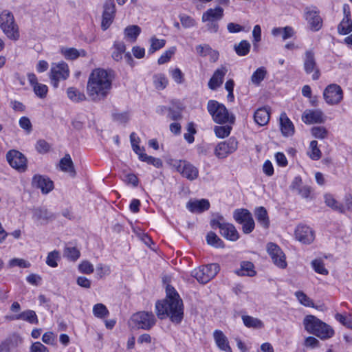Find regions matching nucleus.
I'll list each match as a JSON object with an SVG mask.
<instances>
[{"label":"nucleus","mask_w":352,"mask_h":352,"mask_svg":"<svg viewBox=\"0 0 352 352\" xmlns=\"http://www.w3.org/2000/svg\"><path fill=\"white\" fill-rule=\"evenodd\" d=\"M166 298L156 302L157 316L160 319L168 316L173 322L179 324L184 317L182 300L174 287L170 285L166 287Z\"/></svg>","instance_id":"1"},{"label":"nucleus","mask_w":352,"mask_h":352,"mask_svg":"<svg viewBox=\"0 0 352 352\" xmlns=\"http://www.w3.org/2000/svg\"><path fill=\"white\" fill-rule=\"evenodd\" d=\"M110 91V75L102 68H96L89 74L87 93L92 100L98 101L107 98Z\"/></svg>","instance_id":"2"},{"label":"nucleus","mask_w":352,"mask_h":352,"mask_svg":"<svg viewBox=\"0 0 352 352\" xmlns=\"http://www.w3.org/2000/svg\"><path fill=\"white\" fill-rule=\"evenodd\" d=\"M305 329L321 340L332 338L335 333L333 329L327 323L313 315H307L303 320Z\"/></svg>","instance_id":"3"},{"label":"nucleus","mask_w":352,"mask_h":352,"mask_svg":"<svg viewBox=\"0 0 352 352\" xmlns=\"http://www.w3.org/2000/svg\"><path fill=\"white\" fill-rule=\"evenodd\" d=\"M207 109L212 117L213 120L218 124H234L235 117L230 114L226 107L216 100H210L208 102Z\"/></svg>","instance_id":"4"},{"label":"nucleus","mask_w":352,"mask_h":352,"mask_svg":"<svg viewBox=\"0 0 352 352\" xmlns=\"http://www.w3.org/2000/svg\"><path fill=\"white\" fill-rule=\"evenodd\" d=\"M156 322L154 314L151 311H138L133 314L129 321V326L135 329L149 330Z\"/></svg>","instance_id":"5"},{"label":"nucleus","mask_w":352,"mask_h":352,"mask_svg":"<svg viewBox=\"0 0 352 352\" xmlns=\"http://www.w3.org/2000/svg\"><path fill=\"white\" fill-rule=\"evenodd\" d=\"M0 28L10 39L17 41L19 38V27L11 12L3 10L0 14Z\"/></svg>","instance_id":"6"},{"label":"nucleus","mask_w":352,"mask_h":352,"mask_svg":"<svg viewBox=\"0 0 352 352\" xmlns=\"http://www.w3.org/2000/svg\"><path fill=\"white\" fill-rule=\"evenodd\" d=\"M219 270L220 267L217 263H210L193 270L191 272V275L195 277L199 283L206 284L213 278L218 274Z\"/></svg>","instance_id":"7"},{"label":"nucleus","mask_w":352,"mask_h":352,"mask_svg":"<svg viewBox=\"0 0 352 352\" xmlns=\"http://www.w3.org/2000/svg\"><path fill=\"white\" fill-rule=\"evenodd\" d=\"M69 76L68 65L65 62L53 63L50 72V78L54 87H58L60 80H66Z\"/></svg>","instance_id":"8"},{"label":"nucleus","mask_w":352,"mask_h":352,"mask_svg":"<svg viewBox=\"0 0 352 352\" xmlns=\"http://www.w3.org/2000/svg\"><path fill=\"white\" fill-rule=\"evenodd\" d=\"M171 164L177 172L189 180H194L198 177V169L187 161L173 160Z\"/></svg>","instance_id":"9"},{"label":"nucleus","mask_w":352,"mask_h":352,"mask_svg":"<svg viewBox=\"0 0 352 352\" xmlns=\"http://www.w3.org/2000/svg\"><path fill=\"white\" fill-rule=\"evenodd\" d=\"M267 252L274 264L280 269H285L287 265L286 257L281 248L274 243H268L266 246Z\"/></svg>","instance_id":"10"},{"label":"nucleus","mask_w":352,"mask_h":352,"mask_svg":"<svg viewBox=\"0 0 352 352\" xmlns=\"http://www.w3.org/2000/svg\"><path fill=\"white\" fill-rule=\"evenodd\" d=\"M323 97L327 104H338L343 99V91L339 85L331 84L324 89Z\"/></svg>","instance_id":"11"},{"label":"nucleus","mask_w":352,"mask_h":352,"mask_svg":"<svg viewBox=\"0 0 352 352\" xmlns=\"http://www.w3.org/2000/svg\"><path fill=\"white\" fill-rule=\"evenodd\" d=\"M238 148V142L235 138H230L224 142L219 143L214 150L216 156L219 158H225L229 154L234 153Z\"/></svg>","instance_id":"12"},{"label":"nucleus","mask_w":352,"mask_h":352,"mask_svg":"<svg viewBox=\"0 0 352 352\" xmlns=\"http://www.w3.org/2000/svg\"><path fill=\"white\" fill-rule=\"evenodd\" d=\"M304 69L306 74H309L314 72L312 79L316 80L320 77V71L317 67L315 54L312 50H307L304 58Z\"/></svg>","instance_id":"13"},{"label":"nucleus","mask_w":352,"mask_h":352,"mask_svg":"<svg viewBox=\"0 0 352 352\" xmlns=\"http://www.w3.org/2000/svg\"><path fill=\"white\" fill-rule=\"evenodd\" d=\"M6 158L10 165L20 171H25L27 160L23 154L16 150H11L6 154Z\"/></svg>","instance_id":"14"},{"label":"nucleus","mask_w":352,"mask_h":352,"mask_svg":"<svg viewBox=\"0 0 352 352\" xmlns=\"http://www.w3.org/2000/svg\"><path fill=\"white\" fill-rule=\"evenodd\" d=\"M32 185L41 190L43 194H47L54 188L53 182L47 176L35 175L32 181Z\"/></svg>","instance_id":"15"},{"label":"nucleus","mask_w":352,"mask_h":352,"mask_svg":"<svg viewBox=\"0 0 352 352\" xmlns=\"http://www.w3.org/2000/svg\"><path fill=\"white\" fill-rule=\"evenodd\" d=\"M295 237L302 243L310 244L314 241L315 235L313 230L309 226L299 225L295 230Z\"/></svg>","instance_id":"16"},{"label":"nucleus","mask_w":352,"mask_h":352,"mask_svg":"<svg viewBox=\"0 0 352 352\" xmlns=\"http://www.w3.org/2000/svg\"><path fill=\"white\" fill-rule=\"evenodd\" d=\"M305 19L313 31H318L322 28V20L316 8H305Z\"/></svg>","instance_id":"17"},{"label":"nucleus","mask_w":352,"mask_h":352,"mask_svg":"<svg viewBox=\"0 0 352 352\" xmlns=\"http://www.w3.org/2000/svg\"><path fill=\"white\" fill-rule=\"evenodd\" d=\"M302 119L306 124L323 123L325 121L324 114L321 110H309L305 111L302 114Z\"/></svg>","instance_id":"18"},{"label":"nucleus","mask_w":352,"mask_h":352,"mask_svg":"<svg viewBox=\"0 0 352 352\" xmlns=\"http://www.w3.org/2000/svg\"><path fill=\"white\" fill-rule=\"evenodd\" d=\"M290 188L295 191L302 198H308L311 193V188L309 186H303L302 179L300 177H296L292 181Z\"/></svg>","instance_id":"19"},{"label":"nucleus","mask_w":352,"mask_h":352,"mask_svg":"<svg viewBox=\"0 0 352 352\" xmlns=\"http://www.w3.org/2000/svg\"><path fill=\"white\" fill-rule=\"evenodd\" d=\"M228 72L226 67L221 66L218 68L208 82V87L210 89L215 90L217 87H220L223 83V80Z\"/></svg>","instance_id":"20"},{"label":"nucleus","mask_w":352,"mask_h":352,"mask_svg":"<svg viewBox=\"0 0 352 352\" xmlns=\"http://www.w3.org/2000/svg\"><path fill=\"white\" fill-rule=\"evenodd\" d=\"M223 9L220 6L209 8L202 14L201 21H212L219 22L223 17Z\"/></svg>","instance_id":"21"},{"label":"nucleus","mask_w":352,"mask_h":352,"mask_svg":"<svg viewBox=\"0 0 352 352\" xmlns=\"http://www.w3.org/2000/svg\"><path fill=\"white\" fill-rule=\"evenodd\" d=\"M59 168L62 171L68 173L72 177H74L76 175L74 165L69 154H65L60 159Z\"/></svg>","instance_id":"22"},{"label":"nucleus","mask_w":352,"mask_h":352,"mask_svg":"<svg viewBox=\"0 0 352 352\" xmlns=\"http://www.w3.org/2000/svg\"><path fill=\"white\" fill-rule=\"evenodd\" d=\"M280 130L285 137L292 136L294 133V126L292 121L288 118L285 113L280 116Z\"/></svg>","instance_id":"23"},{"label":"nucleus","mask_w":352,"mask_h":352,"mask_svg":"<svg viewBox=\"0 0 352 352\" xmlns=\"http://www.w3.org/2000/svg\"><path fill=\"white\" fill-rule=\"evenodd\" d=\"M187 208L192 212H202L209 209L210 203L205 199L190 201L187 204Z\"/></svg>","instance_id":"24"},{"label":"nucleus","mask_w":352,"mask_h":352,"mask_svg":"<svg viewBox=\"0 0 352 352\" xmlns=\"http://www.w3.org/2000/svg\"><path fill=\"white\" fill-rule=\"evenodd\" d=\"M213 337L217 346L221 350L225 351L226 352H232L228 338L221 331L215 330L213 333Z\"/></svg>","instance_id":"25"},{"label":"nucleus","mask_w":352,"mask_h":352,"mask_svg":"<svg viewBox=\"0 0 352 352\" xmlns=\"http://www.w3.org/2000/svg\"><path fill=\"white\" fill-rule=\"evenodd\" d=\"M220 234L227 240L231 241H236L239 238V234L234 226L229 223L225 224Z\"/></svg>","instance_id":"26"},{"label":"nucleus","mask_w":352,"mask_h":352,"mask_svg":"<svg viewBox=\"0 0 352 352\" xmlns=\"http://www.w3.org/2000/svg\"><path fill=\"white\" fill-rule=\"evenodd\" d=\"M21 339L16 336L10 337L0 344V352H10L12 349H14L21 343Z\"/></svg>","instance_id":"27"},{"label":"nucleus","mask_w":352,"mask_h":352,"mask_svg":"<svg viewBox=\"0 0 352 352\" xmlns=\"http://www.w3.org/2000/svg\"><path fill=\"white\" fill-rule=\"evenodd\" d=\"M270 118V111L265 107L258 109L254 114V122L259 126L266 125L269 122Z\"/></svg>","instance_id":"28"},{"label":"nucleus","mask_w":352,"mask_h":352,"mask_svg":"<svg viewBox=\"0 0 352 352\" xmlns=\"http://www.w3.org/2000/svg\"><path fill=\"white\" fill-rule=\"evenodd\" d=\"M255 217L257 221L265 228L270 226V219L267 210L264 207H258L254 211Z\"/></svg>","instance_id":"29"},{"label":"nucleus","mask_w":352,"mask_h":352,"mask_svg":"<svg viewBox=\"0 0 352 352\" xmlns=\"http://www.w3.org/2000/svg\"><path fill=\"white\" fill-rule=\"evenodd\" d=\"M66 94L68 98L73 102H80L86 100L85 94L74 87L67 88Z\"/></svg>","instance_id":"30"},{"label":"nucleus","mask_w":352,"mask_h":352,"mask_svg":"<svg viewBox=\"0 0 352 352\" xmlns=\"http://www.w3.org/2000/svg\"><path fill=\"white\" fill-rule=\"evenodd\" d=\"M61 53L63 54L66 59L74 60L79 56H85L87 52L84 50H78L76 48H63Z\"/></svg>","instance_id":"31"},{"label":"nucleus","mask_w":352,"mask_h":352,"mask_svg":"<svg viewBox=\"0 0 352 352\" xmlns=\"http://www.w3.org/2000/svg\"><path fill=\"white\" fill-rule=\"evenodd\" d=\"M16 320H23L30 324H37L38 322L36 312L33 310H26L14 317Z\"/></svg>","instance_id":"32"},{"label":"nucleus","mask_w":352,"mask_h":352,"mask_svg":"<svg viewBox=\"0 0 352 352\" xmlns=\"http://www.w3.org/2000/svg\"><path fill=\"white\" fill-rule=\"evenodd\" d=\"M239 276H253L256 274L254 270V265L249 261H243L241 263V268L236 271Z\"/></svg>","instance_id":"33"},{"label":"nucleus","mask_w":352,"mask_h":352,"mask_svg":"<svg viewBox=\"0 0 352 352\" xmlns=\"http://www.w3.org/2000/svg\"><path fill=\"white\" fill-rule=\"evenodd\" d=\"M33 217L37 220L49 221L55 219V215L45 208H36L33 210Z\"/></svg>","instance_id":"34"},{"label":"nucleus","mask_w":352,"mask_h":352,"mask_svg":"<svg viewBox=\"0 0 352 352\" xmlns=\"http://www.w3.org/2000/svg\"><path fill=\"white\" fill-rule=\"evenodd\" d=\"M252 214L250 212L244 208L236 209L233 212V218L238 223L241 224L250 218Z\"/></svg>","instance_id":"35"},{"label":"nucleus","mask_w":352,"mask_h":352,"mask_svg":"<svg viewBox=\"0 0 352 352\" xmlns=\"http://www.w3.org/2000/svg\"><path fill=\"white\" fill-rule=\"evenodd\" d=\"M242 320L245 326L248 328L261 329L263 327L261 320L250 316H243Z\"/></svg>","instance_id":"36"},{"label":"nucleus","mask_w":352,"mask_h":352,"mask_svg":"<svg viewBox=\"0 0 352 352\" xmlns=\"http://www.w3.org/2000/svg\"><path fill=\"white\" fill-rule=\"evenodd\" d=\"M153 85L157 90H163L168 85V80L164 74H157L153 76Z\"/></svg>","instance_id":"37"},{"label":"nucleus","mask_w":352,"mask_h":352,"mask_svg":"<svg viewBox=\"0 0 352 352\" xmlns=\"http://www.w3.org/2000/svg\"><path fill=\"white\" fill-rule=\"evenodd\" d=\"M251 45L247 40H242L239 44L234 46V51L238 56H246L250 50Z\"/></svg>","instance_id":"38"},{"label":"nucleus","mask_w":352,"mask_h":352,"mask_svg":"<svg viewBox=\"0 0 352 352\" xmlns=\"http://www.w3.org/2000/svg\"><path fill=\"white\" fill-rule=\"evenodd\" d=\"M138 157L141 161L144 162L148 164H151L156 168H161L163 165L162 161L160 158L149 156L144 152L140 153Z\"/></svg>","instance_id":"39"},{"label":"nucleus","mask_w":352,"mask_h":352,"mask_svg":"<svg viewBox=\"0 0 352 352\" xmlns=\"http://www.w3.org/2000/svg\"><path fill=\"white\" fill-rule=\"evenodd\" d=\"M141 32V28L136 25L127 26L124 29L125 36L129 38L132 42H135Z\"/></svg>","instance_id":"40"},{"label":"nucleus","mask_w":352,"mask_h":352,"mask_svg":"<svg viewBox=\"0 0 352 352\" xmlns=\"http://www.w3.org/2000/svg\"><path fill=\"white\" fill-rule=\"evenodd\" d=\"M63 256L68 260L74 262L79 258L80 252L76 247L66 246L63 250Z\"/></svg>","instance_id":"41"},{"label":"nucleus","mask_w":352,"mask_h":352,"mask_svg":"<svg viewBox=\"0 0 352 352\" xmlns=\"http://www.w3.org/2000/svg\"><path fill=\"white\" fill-rule=\"evenodd\" d=\"M267 70L264 67L258 68L252 75L251 81L255 85H258L265 78Z\"/></svg>","instance_id":"42"},{"label":"nucleus","mask_w":352,"mask_h":352,"mask_svg":"<svg viewBox=\"0 0 352 352\" xmlns=\"http://www.w3.org/2000/svg\"><path fill=\"white\" fill-rule=\"evenodd\" d=\"M338 32L340 34L346 35L352 32L351 19H342L338 25Z\"/></svg>","instance_id":"43"},{"label":"nucleus","mask_w":352,"mask_h":352,"mask_svg":"<svg viewBox=\"0 0 352 352\" xmlns=\"http://www.w3.org/2000/svg\"><path fill=\"white\" fill-rule=\"evenodd\" d=\"M206 241L208 245L215 248H223V241L213 232H210L206 236Z\"/></svg>","instance_id":"44"},{"label":"nucleus","mask_w":352,"mask_h":352,"mask_svg":"<svg viewBox=\"0 0 352 352\" xmlns=\"http://www.w3.org/2000/svg\"><path fill=\"white\" fill-rule=\"evenodd\" d=\"M60 259V254L58 250H54L48 253L46 258V264L51 267L58 266V261Z\"/></svg>","instance_id":"45"},{"label":"nucleus","mask_w":352,"mask_h":352,"mask_svg":"<svg viewBox=\"0 0 352 352\" xmlns=\"http://www.w3.org/2000/svg\"><path fill=\"white\" fill-rule=\"evenodd\" d=\"M324 199L325 203L328 206L340 212H344V206L339 204L331 195H326Z\"/></svg>","instance_id":"46"},{"label":"nucleus","mask_w":352,"mask_h":352,"mask_svg":"<svg viewBox=\"0 0 352 352\" xmlns=\"http://www.w3.org/2000/svg\"><path fill=\"white\" fill-rule=\"evenodd\" d=\"M94 315L98 318H104L109 314V310L102 303L96 304L93 307Z\"/></svg>","instance_id":"47"},{"label":"nucleus","mask_w":352,"mask_h":352,"mask_svg":"<svg viewBox=\"0 0 352 352\" xmlns=\"http://www.w3.org/2000/svg\"><path fill=\"white\" fill-rule=\"evenodd\" d=\"M151 46L148 50V52L150 54H153L157 50H160L164 47L166 44V41L164 39H158L155 36H153L150 39Z\"/></svg>","instance_id":"48"},{"label":"nucleus","mask_w":352,"mask_h":352,"mask_svg":"<svg viewBox=\"0 0 352 352\" xmlns=\"http://www.w3.org/2000/svg\"><path fill=\"white\" fill-rule=\"evenodd\" d=\"M295 296L297 298L298 300L301 305L309 307H314V304L312 300L309 297H308L303 292H296Z\"/></svg>","instance_id":"49"},{"label":"nucleus","mask_w":352,"mask_h":352,"mask_svg":"<svg viewBox=\"0 0 352 352\" xmlns=\"http://www.w3.org/2000/svg\"><path fill=\"white\" fill-rule=\"evenodd\" d=\"M110 26V12L107 3L104 5V11L102 16L101 28L102 30H107Z\"/></svg>","instance_id":"50"},{"label":"nucleus","mask_w":352,"mask_h":352,"mask_svg":"<svg viewBox=\"0 0 352 352\" xmlns=\"http://www.w3.org/2000/svg\"><path fill=\"white\" fill-rule=\"evenodd\" d=\"M309 148L311 151L309 152V156L313 160H318L321 157V151L318 147V142L312 140L310 142Z\"/></svg>","instance_id":"51"},{"label":"nucleus","mask_w":352,"mask_h":352,"mask_svg":"<svg viewBox=\"0 0 352 352\" xmlns=\"http://www.w3.org/2000/svg\"><path fill=\"white\" fill-rule=\"evenodd\" d=\"M232 127L228 125L216 126L214 129L215 135L219 138L228 137L231 131Z\"/></svg>","instance_id":"52"},{"label":"nucleus","mask_w":352,"mask_h":352,"mask_svg":"<svg viewBox=\"0 0 352 352\" xmlns=\"http://www.w3.org/2000/svg\"><path fill=\"white\" fill-rule=\"evenodd\" d=\"M130 141H131V146H132V148L133 150V151L139 156L140 155V153H142L144 151V148H140L138 145L139 142H140V138L139 137L136 135L135 133L133 132L131 133L130 135Z\"/></svg>","instance_id":"53"},{"label":"nucleus","mask_w":352,"mask_h":352,"mask_svg":"<svg viewBox=\"0 0 352 352\" xmlns=\"http://www.w3.org/2000/svg\"><path fill=\"white\" fill-rule=\"evenodd\" d=\"M312 135L318 139H324L328 135V131L324 126H314L311 129Z\"/></svg>","instance_id":"54"},{"label":"nucleus","mask_w":352,"mask_h":352,"mask_svg":"<svg viewBox=\"0 0 352 352\" xmlns=\"http://www.w3.org/2000/svg\"><path fill=\"white\" fill-rule=\"evenodd\" d=\"M311 265L315 270L316 272L322 274V275H327L329 272L328 270L324 267V265L322 261L321 260H314L311 262Z\"/></svg>","instance_id":"55"},{"label":"nucleus","mask_w":352,"mask_h":352,"mask_svg":"<svg viewBox=\"0 0 352 352\" xmlns=\"http://www.w3.org/2000/svg\"><path fill=\"white\" fill-rule=\"evenodd\" d=\"M179 17L182 25L184 28H192V27H194L196 25L195 20L192 17H191L188 15L183 14H180Z\"/></svg>","instance_id":"56"},{"label":"nucleus","mask_w":352,"mask_h":352,"mask_svg":"<svg viewBox=\"0 0 352 352\" xmlns=\"http://www.w3.org/2000/svg\"><path fill=\"white\" fill-rule=\"evenodd\" d=\"M111 116L113 120L120 124H125L129 120L127 112L114 113Z\"/></svg>","instance_id":"57"},{"label":"nucleus","mask_w":352,"mask_h":352,"mask_svg":"<svg viewBox=\"0 0 352 352\" xmlns=\"http://www.w3.org/2000/svg\"><path fill=\"white\" fill-rule=\"evenodd\" d=\"M170 76L177 84H182L184 82V75L179 68H175L170 71Z\"/></svg>","instance_id":"58"},{"label":"nucleus","mask_w":352,"mask_h":352,"mask_svg":"<svg viewBox=\"0 0 352 352\" xmlns=\"http://www.w3.org/2000/svg\"><path fill=\"white\" fill-rule=\"evenodd\" d=\"M35 94L41 98H43L47 94V87L45 85L38 83L33 87Z\"/></svg>","instance_id":"59"},{"label":"nucleus","mask_w":352,"mask_h":352,"mask_svg":"<svg viewBox=\"0 0 352 352\" xmlns=\"http://www.w3.org/2000/svg\"><path fill=\"white\" fill-rule=\"evenodd\" d=\"M335 318L344 327L352 329V318L338 313L335 315Z\"/></svg>","instance_id":"60"},{"label":"nucleus","mask_w":352,"mask_h":352,"mask_svg":"<svg viewBox=\"0 0 352 352\" xmlns=\"http://www.w3.org/2000/svg\"><path fill=\"white\" fill-rule=\"evenodd\" d=\"M175 52V47H172L171 49L164 52L158 58V64L162 65L169 61L173 54H174Z\"/></svg>","instance_id":"61"},{"label":"nucleus","mask_w":352,"mask_h":352,"mask_svg":"<svg viewBox=\"0 0 352 352\" xmlns=\"http://www.w3.org/2000/svg\"><path fill=\"white\" fill-rule=\"evenodd\" d=\"M241 224L243 226H242L243 232L245 234H250L254 229L255 223H254V221L252 217L249 218L248 220H246Z\"/></svg>","instance_id":"62"},{"label":"nucleus","mask_w":352,"mask_h":352,"mask_svg":"<svg viewBox=\"0 0 352 352\" xmlns=\"http://www.w3.org/2000/svg\"><path fill=\"white\" fill-rule=\"evenodd\" d=\"M36 148L40 153H46L50 149V145L44 140H39L36 144Z\"/></svg>","instance_id":"63"},{"label":"nucleus","mask_w":352,"mask_h":352,"mask_svg":"<svg viewBox=\"0 0 352 352\" xmlns=\"http://www.w3.org/2000/svg\"><path fill=\"white\" fill-rule=\"evenodd\" d=\"M80 272L84 274H91L94 272V266L87 261H84L78 265Z\"/></svg>","instance_id":"64"}]
</instances>
